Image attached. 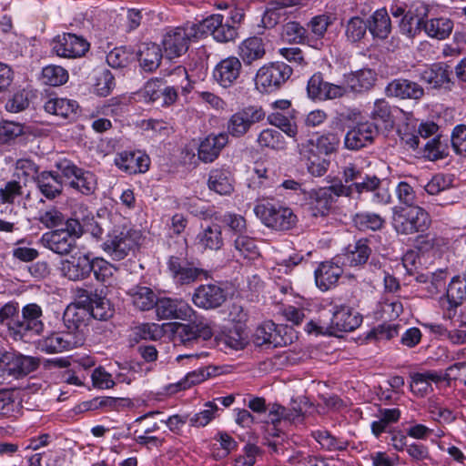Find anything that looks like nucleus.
Returning <instances> with one entry per match:
<instances>
[{
  "label": "nucleus",
  "mask_w": 466,
  "mask_h": 466,
  "mask_svg": "<svg viewBox=\"0 0 466 466\" xmlns=\"http://www.w3.org/2000/svg\"><path fill=\"white\" fill-rule=\"evenodd\" d=\"M142 234L127 224L114 223L101 244L103 251L113 260H122L140 244Z\"/></svg>",
  "instance_id": "f257e3e1"
},
{
  "label": "nucleus",
  "mask_w": 466,
  "mask_h": 466,
  "mask_svg": "<svg viewBox=\"0 0 466 466\" xmlns=\"http://www.w3.org/2000/svg\"><path fill=\"white\" fill-rule=\"evenodd\" d=\"M431 223L430 214L420 206L395 207L392 225L397 233L412 235L426 231Z\"/></svg>",
  "instance_id": "f03ea898"
},
{
  "label": "nucleus",
  "mask_w": 466,
  "mask_h": 466,
  "mask_svg": "<svg viewBox=\"0 0 466 466\" xmlns=\"http://www.w3.org/2000/svg\"><path fill=\"white\" fill-rule=\"evenodd\" d=\"M254 212L266 227L275 230H289L297 222L292 210L279 203L259 202L255 206Z\"/></svg>",
  "instance_id": "7ed1b4c3"
},
{
  "label": "nucleus",
  "mask_w": 466,
  "mask_h": 466,
  "mask_svg": "<svg viewBox=\"0 0 466 466\" xmlns=\"http://www.w3.org/2000/svg\"><path fill=\"white\" fill-rule=\"evenodd\" d=\"M361 315L349 306L336 305L333 307L330 322L326 326H318L312 322L314 330L321 334L338 336L339 332H350L360 326Z\"/></svg>",
  "instance_id": "20e7f679"
},
{
  "label": "nucleus",
  "mask_w": 466,
  "mask_h": 466,
  "mask_svg": "<svg viewBox=\"0 0 466 466\" xmlns=\"http://www.w3.org/2000/svg\"><path fill=\"white\" fill-rule=\"evenodd\" d=\"M340 183V193L344 197L351 198L355 193L361 195L363 193H370V201L374 205H387L391 200V196L388 188L383 187L382 181L376 176L362 175V178L357 183L350 185H342Z\"/></svg>",
  "instance_id": "39448f33"
},
{
  "label": "nucleus",
  "mask_w": 466,
  "mask_h": 466,
  "mask_svg": "<svg viewBox=\"0 0 466 466\" xmlns=\"http://www.w3.org/2000/svg\"><path fill=\"white\" fill-rule=\"evenodd\" d=\"M292 68L282 62L264 65L256 75L257 88L261 92L271 93L278 90L291 76Z\"/></svg>",
  "instance_id": "423d86ee"
},
{
  "label": "nucleus",
  "mask_w": 466,
  "mask_h": 466,
  "mask_svg": "<svg viewBox=\"0 0 466 466\" xmlns=\"http://www.w3.org/2000/svg\"><path fill=\"white\" fill-rule=\"evenodd\" d=\"M213 335L211 328L202 321L177 323L173 329V339L176 346L195 348L208 340Z\"/></svg>",
  "instance_id": "0eeeda50"
},
{
  "label": "nucleus",
  "mask_w": 466,
  "mask_h": 466,
  "mask_svg": "<svg viewBox=\"0 0 466 466\" xmlns=\"http://www.w3.org/2000/svg\"><path fill=\"white\" fill-rule=\"evenodd\" d=\"M195 39L196 29L190 23L168 30L162 40L166 57L172 59L181 56L187 51L190 41Z\"/></svg>",
  "instance_id": "6e6552de"
},
{
  "label": "nucleus",
  "mask_w": 466,
  "mask_h": 466,
  "mask_svg": "<svg viewBox=\"0 0 466 466\" xmlns=\"http://www.w3.org/2000/svg\"><path fill=\"white\" fill-rule=\"evenodd\" d=\"M14 318L9 319L8 327L14 330L15 335L22 338L26 332L32 331L39 334L43 331L44 323L42 321L43 310L36 303H29L23 307Z\"/></svg>",
  "instance_id": "1a4fd4ad"
},
{
  "label": "nucleus",
  "mask_w": 466,
  "mask_h": 466,
  "mask_svg": "<svg viewBox=\"0 0 466 466\" xmlns=\"http://www.w3.org/2000/svg\"><path fill=\"white\" fill-rule=\"evenodd\" d=\"M224 17L220 14H214L203 19L198 24L191 23L196 29L197 39L207 34H210L213 38L219 43H228L233 41L237 35V28L228 23L223 22Z\"/></svg>",
  "instance_id": "9d476101"
},
{
  "label": "nucleus",
  "mask_w": 466,
  "mask_h": 466,
  "mask_svg": "<svg viewBox=\"0 0 466 466\" xmlns=\"http://www.w3.org/2000/svg\"><path fill=\"white\" fill-rule=\"evenodd\" d=\"M420 80L426 85L427 90L451 91L454 86L452 71L443 62L425 66L419 73Z\"/></svg>",
  "instance_id": "9b49d317"
},
{
  "label": "nucleus",
  "mask_w": 466,
  "mask_h": 466,
  "mask_svg": "<svg viewBox=\"0 0 466 466\" xmlns=\"http://www.w3.org/2000/svg\"><path fill=\"white\" fill-rule=\"evenodd\" d=\"M39 361L29 356L5 351L0 354V376L19 378L37 369Z\"/></svg>",
  "instance_id": "f8f14e48"
},
{
  "label": "nucleus",
  "mask_w": 466,
  "mask_h": 466,
  "mask_svg": "<svg viewBox=\"0 0 466 466\" xmlns=\"http://www.w3.org/2000/svg\"><path fill=\"white\" fill-rule=\"evenodd\" d=\"M167 268L174 281L178 285H189L202 278H208V271L194 267L187 261L183 252H180L179 256L172 255L169 257Z\"/></svg>",
  "instance_id": "ddd939ff"
},
{
  "label": "nucleus",
  "mask_w": 466,
  "mask_h": 466,
  "mask_svg": "<svg viewBox=\"0 0 466 466\" xmlns=\"http://www.w3.org/2000/svg\"><path fill=\"white\" fill-rule=\"evenodd\" d=\"M84 343L83 333L54 332L38 340L37 349L47 354L61 353L74 350Z\"/></svg>",
  "instance_id": "4468645a"
},
{
  "label": "nucleus",
  "mask_w": 466,
  "mask_h": 466,
  "mask_svg": "<svg viewBox=\"0 0 466 466\" xmlns=\"http://www.w3.org/2000/svg\"><path fill=\"white\" fill-rule=\"evenodd\" d=\"M265 113L261 107L249 106L234 113L227 123V134L233 137H244L253 125L263 120Z\"/></svg>",
  "instance_id": "2eb2a0df"
},
{
  "label": "nucleus",
  "mask_w": 466,
  "mask_h": 466,
  "mask_svg": "<svg viewBox=\"0 0 466 466\" xmlns=\"http://www.w3.org/2000/svg\"><path fill=\"white\" fill-rule=\"evenodd\" d=\"M89 43L82 36L75 34H63L52 41L53 51L61 57L77 58L89 50Z\"/></svg>",
  "instance_id": "dca6fc26"
},
{
  "label": "nucleus",
  "mask_w": 466,
  "mask_h": 466,
  "mask_svg": "<svg viewBox=\"0 0 466 466\" xmlns=\"http://www.w3.org/2000/svg\"><path fill=\"white\" fill-rule=\"evenodd\" d=\"M340 183L329 187H320L309 193L308 205L313 216H326L329 214L336 201V198L342 197Z\"/></svg>",
  "instance_id": "f3484780"
},
{
  "label": "nucleus",
  "mask_w": 466,
  "mask_h": 466,
  "mask_svg": "<svg viewBox=\"0 0 466 466\" xmlns=\"http://www.w3.org/2000/svg\"><path fill=\"white\" fill-rule=\"evenodd\" d=\"M379 135L378 127L372 122H360L350 127L344 137V146L357 151L371 145Z\"/></svg>",
  "instance_id": "a211bd4d"
},
{
  "label": "nucleus",
  "mask_w": 466,
  "mask_h": 466,
  "mask_svg": "<svg viewBox=\"0 0 466 466\" xmlns=\"http://www.w3.org/2000/svg\"><path fill=\"white\" fill-rule=\"evenodd\" d=\"M385 94L389 97L400 100L420 101L425 96V88L418 82L408 78H396L391 80L385 87Z\"/></svg>",
  "instance_id": "6ab92c4d"
},
{
  "label": "nucleus",
  "mask_w": 466,
  "mask_h": 466,
  "mask_svg": "<svg viewBox=\"0 0 466 466\" xmlns=\"http://www.w3.org/2000/svg\"><path fill=\"white\" fill-rule=\"evenodd\" d=\"M227 299L226 290L218 284L198 286L192 296L193 303L201 309H213L220 307Z\"/></svg>",
  "instance_id": "aec40b11"
},
{
  "label": "nucleus",
  "mask_w": 466,
  "mask_h": 466,
  "mask_svg": "<svg viewBox=\"0 0 466 466\" xmlns=\"http://www.w3.org/2000/svg\"><path fill=\"white\" fill-rule=\"evenodd\" d=\"M307 92L314 100L335 99L346 94V87L324 81L321 73H315L308 81Z\"/></svg>",
  "instance_id": "412c9836"
},
{
  "label": "nucleus",
  "mask_w": 466,
  "mask_h": 466,
  "mask_svg": "<svg viewBox=\"0 0 466 466\" xmlns=\"http://www.w3.org/2000/svg\"><path fill=\"white\" fill-rule=\"evenodd\" d=\"M285 329L272 321H266L259 325L253 334V343L256 346L282 347L288 344L289 339L281 333Z\"/></svg>",
  "instance_id": "4be33fe9"
},
{
  "label": "nucleus",
  "mask_w": 466,
  "mask_h": 466,
  "mask_svg": "<svg viewBox=\"0 0 466 466\" xmlns=\"http://www.w3.org/2000/svg\"><path fill=\"white\" fill-rule=\"evenodd\" d=\"M241 69L240 60L236 56H228L216 65L213 70V78L220 86L228 88L237 82Z\"/></svg>",
  "instance_id": "5701e85b"
},
{
  "label": "nucleus",
  "mask_w": 466,
  "mask_h": 466,
  "mask_svg": "<svg viewBox=\"0 0 466 466\" xmlns=\"http://www.w3.org/2000/svg\"><path fill=\"white\" fill-rule=\"evenodd\" d=\"M228 143V136L226 132L209 134L199 142L198 148V159L206 164L214 162Z\"/></svg>",
  "instance_id": "b1692460"
},
{
  "label": "nucleus",
  "mask_w": 466,
  "mask_h": 466,
  "mask_svg": "<svg viewBox=\"0 0 466 466\" xmlns=\"http://www.w3.org/2000/svg\"><path fill=\"white\" fill-rule=\"evenodd\" d=\"M296 0H272L268 4L261 22L266 28H272L278 24L285 23L292 14L289 8L296 5Z\"/></svg>",
  "instance_id": "393cba45"
},
{
  "label": "nucleus",
  "mask_w": 466,
  "mask_h": 466,
  "mask_svg": "<svg viewBox=\"0 0 466 466\" xmlns=\"http://www.w3.org/2000/svg\"><path fill=\"white\" fill-rule=\"evenodd\" d=\"M40 242L45 248L61 256L68 255L76 248L74 238L60 229L44 233Z\"/></svg>",
  "instance_id": "a878e982"
},
{
  "label": "nucleus",
  "mask_w": 466,
  "mask_h": 466,
  "mask_svg": "<svg viewBox=\"0 0 466 466\" xmlns=\"http://www.w3.org/2000/svg\"><path fill=\"white\" fill-rule=\"evenodd\" d=\"M149 157L139 151H123L115 158L116 166L130 175L145 173L149 168Z\"/></svg>",
  "instance_id": "bb28decb"
},
{
  "label": "nucleus",
  "mask_w": 466,
  "mask_h": 466,
  "mask_svg": "<svg viewBox=\"0 0 466 466\" xmlns=\"http://www.w3.org/2000/svg\"><path fill=\"white\" fill-rule=\"evenodd\" d=\"M370 240L362 238L352 244H349L342 254V263L349 267H361L365 265L371 256Z\"/></svg>",
  "instance_id": "cd10ccee"
},
{
  "label": "nucleus",
  "mask_w": 466,
  "mask_h": 466,
  "mask_svg": "<svg viewBox=\"0 0 466 466\" xmlns=\"http://www.w3.org/2000/svg\"><path fill=\"white\" fill-rule=\"evenodd\" d=\"M34 180L40 193L48 200H54L63 193L61 176L55 171H42Z\"/></svg>",
  "instance_id": "c85d7f7f"
},
{
  "label": "nucleus",
  "mask_w": 466,
  "mask_h": 466,
  "mask_svg": "<svg viewBox=\"0 0 466 466\" xmlns=\"http://www.w3.org/2000/svg\"><path fill=\"white\" fill-rule=\"evenodd\" d=\"M91 260L87 255H81L63 261L61 266L63 276L73 281L86 279L92 271Z\"/></svg>",
  "instance_id": "c756f323"
},
{
  "label": "nucleus",
  "mask_w": 466,
  "mask_h": 466,
  "mask_svg": "<svg viewBox=\"0 0 466 466\" xmlns=\"http://www.w3.org/2000/svg\"><path fill=\"white\" fill-rule=\"evenodd\" d=\"M172 76H177V79H171L172 86H163L162 95L159 105L170 106L177 99L178 90H186L188 83L187 71L184 66H177L173 68Z\"/></svg>",
  "instance_id": "7c9ffc66"
},
{
  "label": "nucleus",
  "mask_w": 466,
  "mask_h": 466,
  "mask_svg": "<svg viewBox=\"0 0 466 466\" xmlns=\"http://www.w3.org/2000/svg\"><path fill=\"white\" fill-rule=\"evenodd\" d=\"M342 273L343 269L337 262L324 261L315 270L316 285L319 289L326 291L337 284Z\"/></svg>",
  "instance_id": "2f4dec72"
},
{
  "label": "nucleus",
  "mask_w": 466,
  "mask_h": 466,
  "mask_svg": "<svg viewBox=\"0 0 466 466\" xmlns=\"http://www.w3.org/2000/svg\"><path fill=\"white\" fill-rule=\"evenodd\" d=\"M79 298H85V302L89 303L90 314L94 319L99 320H107L113 316L114 309L107 299L101 297L97 293L88 292L82 289L79 291Z\"/></svg>",
  "instance_id": "473e14b6"
},
{
  "label": "nucleus",
  "mask_w": 466,
  "mask_h": 466,
  "mask_svg": "<svg viewBox=\"0 0 466 466\" xmlns=\"http://www.w3.org/2000/svg\"><path fill=\"white\" fill-rule=\"evenodd\" d=\"M377 74L370 68H362L345 76V85L352 92L363 93L375 85Z\"/></svg>",
  "instance_id": "72a5a7b5"
},
{
  "label": "nucleus",
  "mask_w": 466,
  "mask_h": 466,
  "mask_svg": "<svg viewBox=\"0 0 466 466\" xmlns=\"http://www.w3.org/2000/svg\"><path fill=\"white\" fill-rule=\"evenodd\" d=\"M141 67L146 72H153L160 66L163 53L161 47L155 43H143L137 52Z\"/></svg>",
  "instance_id": "f704fd0d"
},
{
  "label": "nucleus",
  "mask_w": 466,
  "mask_h": 466,
  "mask_svg": "<svg viewBox=\"0 0 466 466\" xmlns=\"http://www.w3.org/2000/svg\"><path fill=\"white\" fill-rule=\"evenodd\" d=\"M218 341L226 348L232 350H242L248 343V335L242 324L236 323L225 327L218 337Z\"/></svg>",
  "instance_id": "c9c22d12"
},
{
  "label": "nucleus",
  "mask_w": 466,
  "mask_h": 466,
  "mask_svg": "<svg viewBox=\"0 0 466 466\" xmlns=\"http://www.w3.org/2000/svg\"><path fill=\"white\" fill-rule=\"evenodd\" d=\"M265 54V45L260 37H249L238 46V55L245 65H251L253 62L263 58Z\"/></svg>",
  "instance_id": "e433bc0d"
},
{
  "label": "nucleus",
  "mask_w": 466,
  "mask_h": 466,
  "mask_svg": "<svg viewBox=\"0 0 466 466\" xmlns=\"http://www.w3.org/2000/svg\"><path fill=\"white\" fill-rule=\"evenodd\" d=\"M231 173L226 168H214L209 172L208 188L219 195H229L233 190Z\"/></svg>",
  "instance_id": "4c0bfd02"
},
{
  "label": "nucleus",
  "mask_w": 466,
  "mask_h": 466,
  "mask_svg": "<svg viewBox=\"0 0 466 466\" xmlns=\"http://www.w3.org/2000/svg\"><path fill=\"white\" fill-rule=\"evenodd\" d=\"M119 219L120 218L117 215H110L106 209H100L97 212V218L96 219L93 218L92 222L86 225V231L93 238L102 240L104 233H107L112 228L114 223Z\"/></svg>",
  "instance_id": "58836bf2"
},
{
  "label": "nucleus",
  "mask_w": 466,
  "mask_h": 466,
  "mask_svg": "<svg viewBox=\"0 0 466 466\" xmlns=\"http://www.w3.org/2000/svg\"><path fill=\"white\" fill-rule=\"evenodd\" d=\"M44 107L49 114L71 120L76 116L78 104L66 98H51L46 102Z\"/></svg>",
  "instance_id": "ea45409f"
},
{
  "label": "nucleus",
  "mask_w": 466,
  "mask_h": 466,
  "mask_svg": "<svg viewBox=\"0 0 466 466\" xmlns=\"http://www.w3.org/2000/svg\"><path fill=\"white\" fill-rule=\"evenodd\" d=\"M410 390L418 397H424L432 391L431 382H439L441 376L434 371H427L425 373L410 374Z\"/></svg>",
  "instance_id": "a19ab883"
},
{
  "label": "nucleus",
  "mask_w": 466,
  "mask_h": 466,
  "mask_svg": "<svg viewBox=\"0 0 466 466\" xmlns=\"http://www.w3.org/2000/svg\"><path fill=\"white\" fill-rule=\"evenodd\" d=\"M367 24L370 33L380 39L387 38L391 30L390 19L385 9L377 10Z\"/></svg>",
  "instance_id": "79ce46f5"
},
{
  "label": "nucleus",
  "mask_w": 466,
  "mask_h": 466,
  "mask_svg": "<svg viewBox=\"0 0 466 466\" xmlns=\"http://www.w3.org/2000/svg\"><path fill=\"white\" fill-rule=\"evenodd\" d=\"M453 22L447 17L431 18L425 20L423 31L428 36L443 40L452 32Z\"/></svg>",
  "instance_id": "37998d69"
},
{
  "label": "nucleus",
  "mask_w": 466,
  "mask_h": 466,
  "mask_svg": "<svg viewBox=\"0 0 466 466\" xmlns=\"http://www.w3.org/2000/svg\"><path fill=\"white\" fill-rule=\"evenodd\" d=\"M88 311L85 308L69 305L63 315V322L67 332L83 333L80 329L85 326V319Z\"/></svg>",
  "instance_id": "c03bdc74"
},
{
  "label": "nucleus",
  "mask_w": 466,
  "mask_h": 466,
  "mask_svg": "<svg viewBox=\"0 0 466 466\" xmlns=\"http://www.w3.org/2000/svg\"><path fill=\"white\" fill-rule=\"evenodd\" d=\"M128 295L132 304L140 310H149L156 304L157 296L150 288L137 286L129 289Z\"/></svg>",
  "instance_id": "a18cd8bd"
},
{
  "label": "nucleus",
  "mask_w": 466,
  "mask_h": 466,
  "mask_svg": "<svg viewBox=\"0 0 466 466\" xmlns=\"http://www.w3.org/2000/svg\"><path fill=\"white\" fill-rule=\"evenodd\" d=\"M424 16H426L425 10L420 14H415L411 10H409L400 23L401 33L410 37L420 34L423 31Z\"/></svg>",
  "instance_id": "49530a36"
},
{
  "label": "nucleus",
  "mask_w": 466,
  "mask_h": 466,
  "mask_svg": "<svg viewBox=\"0 0 466 466\" xmlns=\"http://www.w3.org/2000/svg\"><path fill=\"white\" fill-rule=\"evenodd\" d=\"M198 243L204 248L218 250L223 245L222 232L220 226L213 224L207 227L198 236Z\"/></svg>",
  "instance_id": "de8ad7c7"
},
{
  "label": "nucleus",
  "mask_w": 466,
  "mask_h": 466,
  "mask_svg": "<svg viewBox=\"0 0 466 466\" xmlns=\"http://www.w3.org/2000/svg\"><path fill=\"white\" fill-rule=\"evenodd\" d=\"M234 248L238 257L247 259H255L259 256L256 239L247 235H238L234 240Z\"/></svg>",
  "instance_id": "09e8293b"
},
{
  "label": "nucleus",
  "mask_w": 466,
  "mask_h": 466,
  "mask_svg": "<svg viewBox=\"0 0 466 466\" xmlns=\"http://www.w3.org/2000/svg\"><path fill=\"white\" fill-rule=\"evenodd\" d=\"M446 296L451 307L460 306L466 299V279L460 276L453 277L448 285Z\"/></svg>",
  "instance_id": "8fccbe9b"
},
{
  "label": "nucleus",
  "mask_w": 466,
  "mask_h": 466,
  "mask_svg": "<svg viewBox=\"0 0 466 466\" xmlns=\"http://www.w3.org/2000/svg\"><path fill=\"white\" fill-rule=\"evenodd\" d=\"M258 143L262 148L273 150H282L286 147V142L281 133L273 128L262 130L258 137Z\"/></svg>",
  "instance_id": "3c124183"
},
{
  "label": "nucleus",
  "mask_w": 466,
  "mask_h": 466,
  "mask_svg": "<svg viewBox=\"0 0 466 466\" xmlns=\"http://www.w3.org/2000/svg\"><path fill=\"white\" fill-rule=\"evenodd\" d=\"M352 221L360 230L370 229L373 231L380 229L385 222L380 215L370 212L355 214Z\"/></svg>",
  "instance_id": "603ef678"
},
{
  "label": "nucleus",
  "mask_w": 466,
  "mask_h": 466,
  "mask_svg": "<svg viewBox=\"0 0 466 466\" xmlns=\"http://www.w3.org/2000/svg\"><path fill=\"white\" fill-rule=\"evenodd\" d=\"M41 79L45 85L58 86L67 81L68 73L60 66L49 65L43 68Z\"/></svg>",
  "instance_id": "864d4df0"
},
{
  "label": "nucleus",
  "mask_w": 466,
  "mask_h": 466,
  "mask_svg": "<svg viewBox=\"0 0 466 466\" xmlns=\"http://www.w3.org/2000/svg\"><path fill=\"white\" fill-rule=\"evenodd\" d=\"M68 185L84 195H90L96 188L95 176L90 171L82 168L77 177L70 180Z\"/></svg>",
  "instance_id": "5fc2aeb1"
},
{
  "label": "nucleus",
  "mask_w": 466,
  "mask_h": 466,
  "mask_svg": "<svg viewBox=\"0 0 466 466\" xmlns=\"http://www.w3.org/2000/svg\"><path fill=\"white\" fill-rule=\"evenodd\" d=\"M345 27L347 39L351 43H356L366 35L368 24L363 18L353 16L347 21Z\"/></svg>",
  "instance_id": "6e6d98bb"
},
{
  "label": "nucleus",
  "mask_w": 466,
  "mask_h": 466,
  "mask_svg": "<svg viewBox=\"0 0 466 466\" xmlns=\"http://www.w3.org/2000/svg\"><path fill=\"white\" fill-rule=\"evenodd\" d=\"M91 264V272L94 273L96 279L99 282L109 284L114 276V272L116 271V268L111 263L101 258L92 259Z\"/></svg>",
  "instance_id": "4d7b16f0"
},
{
  "label": "nucleus",
  "mask_w": 466,
  "mask_h": 466,
  "mask_svg": "<svg viewBox=\"0 0 466 466\" xmlns=\"http://www.w3.org/2000/svg\"><path fill=\"white\" fill-rule=\"evenodd\" d=\"M306 34L307 30L303 26H301L298 22L289 21L283 25L281 36L284 40L288 42H309V39L308 38Z\"/></svg>",
  "instance_id": "13d9d810"
},
{
  "label": "nucleus",
  "mask_w": 466,
  "mask_h": 466,
  "mask_svg": "<svg viewBox=\"0 0 466 466\" xmlns=\"http://www.w3.org/2000/svg\"><path fill=\"white\" fill-rule=\"evenodd\" d=\"M270 125L275 126L289 137H295L298 134V127L295 121L282 113H272L268 117Z\"/></svg>",
  "instance_id": "bf43d9fd"
},
{
  "label": "nucleus",
  "mask_w": 466,
  "mask_h": 466,
  "mask_svg": "<svg viewBox=\"0 0 466 466\" xmlns=\"http://www.w3.org/2000/svg\"><path fill=\"white\" fill-rule=\"evenodd\" d=\"M314 439L328 451L344 450L346 442L337 439L327 431H317L312 433Z\"/></svg>",
  "instance_id": "052dcab7"
},
{
  "label": "nucleus",
  "mask_w": 466,
  "mask_h": 466,
  "mask_svg": "<svg viewBox=\"0 0 466 466\" xmlns=\"http://www.w3.org/2000/svg\"><path fill=\"white\" fill-rule=\"evenodd\" d=\"M132 54L124 47H116L106 55V62L113 68H123L131 62Z\"/></svg>",
  "instance_id": "680f3d73"
},
{
  "label": "nucleus",
  "mask_w": 466,
  "mask_h": 466,
  "mask_svg": "<svg viewBox=\"0 0 466 466\" xmlns=\"http://www.w3.org/2000/svg\"><path fill=\"white\" fill-rule=\"evenodd\" d=\"M451 142L455 153L466 157V126L459 125L454 127Z\"/></svg>",
  "instance_id": "e2e57ef3"
},
{
  "label": "nucleus",
  "mask_w": 466,
  "mask_h": 466,
  "mask_svg": "<svg viewBox=\"0 0 466 466\" xmlns=\"http://www.w3.org/2000/svg\"><path fill=\"white\" fill-rule=\"evenodd\" d=\"M315 143L319 152L327 157L336 150L339 144V139L336 134L328 133L319 137Z\"/></svg>",
  "instance_id": "0e129e2a"
},
{
  "label": "nucleus",
  "mask_w": 466,
  "mask_h": 466,
  "mask_svg": "<svg viewBox=\"0 0 466 466\" xmlns=\"http://www.w3.org/2000/svg\"><path fill=\"white\" fill-rule=\"evenodd\" d=\"M23 194V187L18 181H8L0 188V199L3 203L13 204Z\"/></svg>",
  "instance_id": "69168bd1"
},
{
  "label": "nucleus",
  "mask_w": 466,
  "mask_h": 466,
  "mask_svg": "<svg viewBox=\"0 0 466 466\" xmlns=\"http://www.w3.org/2000/svg\"><path fill=\"white\" fill-rule=\"evenodd\" d=\"M370 117L374 121H381L385 124L392 123L390 106L384 99H377L374 102Z\"/></svg>",
  "instance_id": "338daca9"
},
{
  "label": "nucleus",
  "mask_w": 466,
  "mask_h": 466,
  "mask_svg": "<svg viewBox=\"0 0 466 466\" xmlns=\"http://www.w3.org/2000/svg\"><path fill=\"white\" fill-rule=\"evenodd\" d=\"M205 410L190 418L189 421L192 426H206L214 418L215 412L218 410V406L214 402L208 401L205 404Z\"/></svg>",
  "instance_id": "774afa93"
}]
</instances>
